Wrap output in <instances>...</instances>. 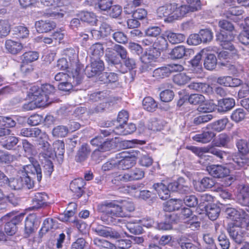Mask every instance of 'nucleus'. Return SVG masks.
<instances>
[{
	"label": "nucleus",
	"instance_id": "obj_1",
	"mask_svg": "<svg viewBox=\"0 0 249 249\" xmlns=\"http://www.w3.org/2000/svg\"><path fill=\"white\" fill-rule=\"evenodd\" d=\"M226 213L228 217L234 221L232 226L228 229L229 234L235 242L240 244L243 240L244 234L241 227L246 223L249 215L243 210H236L232 208H227Z\"/></svg>",
	"mask_w": 249,
	"mask_h": 249
},
{
	"label": "nucleus",
	"instance_id": "obj_2",
	"mask_svg": "<svg viewBox=\"0 0 249 249\" xmlns=\"http://www.w3.org/2000/svg\"><path fill=\"white\" fill-rule=\"evenodd\" d=\"M98 210L103 213L106 214L108 217L105 218V216L102 215L101 219L107 224L112 223L115 224L112 220L113 217H126L125 212H124L120 205L116 204L114 202H105L98 206Z\"/></svg>",
	"mask_w": 249,
	"mask_h": 249
},
{
	"label": "nucleus",
	"instance_id": "obj_3",
	"mask_svg": "<svg viewBox=\"0 0 249 249\" xmlns=\"http://www.w3.org/2000/svg\"><path fill=\"white\" fill-rule=\"evenodd\" d=\"M219 26L221 30L220 33L217 35V38L220 42V45L224 48L233 50L231 41L234 39L232 31L234 29L232 24L226 20H220Z\"/></svg>",
	"mask_w": 249,
	"mask_h": 249
},
{
	"label": "nucleus",
	"instance_id": "obj_4",
	"mask_svg": "<svg viewBox=\"0 0 249 249\" xmlns=\"http://www.w3.org/2000/svg\"><path fill=\"white\" fill-rule=\"evenodd\" d=\"M41 7L49 8V16L56 18L63 17L65 11L61 7L70 3L69 0H40Z\"/></svg>",
	"mask_w": 249,
	"mask_h": 249
},
{
	"label": "nucleus",
	"instance_id": "obj_5",
	"mask_svg": "<svg viewBox=\"0 0 249 249\" xmlns=\"http://www.w3.org/2000/svg\"><path fill=\"white\" fill-rule=\"evenodd\" d=\"M69 72L71 75L72 77L69 80L61 82L59 84L58 88L60 90L69 91L72 89L73 86L80 84L82 80L83 72L80 65L74 63L71 70H69Z\"/></svg>",
	"mask_w": 249,
	"mask_h": 249
},
{
	"label": "nucleus",
	"instance_id": "obj_6",
	"mask_svg": "<svg viewBox=\"0 0 249 249\" xmlns=\"http://www.w3.org/2000/svg\"><path fill=\"white\" fill-rule=\"evenodd\" d=\"M160 55V52L155 48L150 47L141 57L142 65L140 68L142 72L150 71L154 67V63Z\"/></svg>",
	"mask_w": 249,
	"mask_h": 249
},
{
	"label": "nucleus",
	"instance_id": "obj_7",
	"mask_svg": "<svg viewBox=\"0 0 249 249\" xmlns=\"http://www.w3.org/2000/svg\"><path fill=\"white\" fill-rule=\"evenodd\" d=\"M144 176V171L141 168H135L131 171L124 174L116 175L112 181L118 185L120 182H127L142 178Z\"/></svg>",
	"mask_w": 249,
	"mask_h": 249
},
{
	"label": "nucleus",
	"instance_id": "obj_8",
	"mask_svg": "<svg viewBox=\"0 0 249 249\" xmlns=\"http://www.w3.org/2000/svg\"><path fill=\"white\" fill-rule=\"evenodd\" d=\"M36 88H31L28 94L29 102L25 104L23 107L26 110H33L36 107H41L46 106V98L43 97L42 99L39 98L36 94L38 93Z\"/></svg>",
	"mask_w": 249,
	"mask_h": 249
},
{
	"label": "nucleus",
	"instance_id": "obj_9",
	"mask_svg": "<svg viewBox=\"0 0 249 249\" xmlns=\"http://www.w3.org/2000/svg\"><path fill=\"white\" fill-rule=\"evenodd\" d=\"M117 162V169L127 170L136 163V158L134 156L127 155L125 152L118 154L116 157Z\"/></svg>",
	"mask_w": 249,
	"mask_h": 249
},
{
	"label": "nucleus",
	"instance_id": "obj_10",
	"mask_svg": "<svg viewBox=\"0 0 249 249\" xmlns=\"http://www.w3.org/2000/svg\"><path fill=\"white\" fill-rule=\"evenodd\" d=\"M231 162V161L227 164V167L218 165H211L207 167V170L209 173L214 178H224L229 176L231 169L237 170L233 168V165H229Z\"/></svg>",
	"mask_w": 249,
	"mask_h": 249
},
{
	"label": "nucleus",
	"instance_id": "obj_11",
	"mask_svg": "<svg viewBox=\"0 0 249 249\" xmlns=\"http://www.w3.org/2000/svg\"><path fill=\"white\" fill-rule=\"evenodd\" d=\"M189 13L191 12L187 5H179L175 2L172 3V15L167 18V20L169 23L172 22L176 20L182 18Z\"/></svg>",
	"mask_w": 249,
	"mask_h": 249
},
{
	"label": "nucleus",
	"instance_id": "obj_12",
	"mask_svg": "<svg viewBox=\"0 0 249 249\" xmlns=\"http://www.w3.org/2000/svg\"><path fill=\"white\" fill-rule=\"evenodd\" d=\"M30 160L32 163L24 166L22 172L26 175H30L31 177L36 178L38 182H40L42 177L40 166L36 161L34 160L33 158L30 159Z\"/></svg>",
	"mask_w": 249,
	"mask_h": 249
},
{
	"label": "nucleus",
	"instance_id": "obj_13",
	"mask_svg": "<svg viewBox=\"0 0 249 249\" xmlns=\"http://www.w3.org/2000/svg\"><path fill=\"white\" fill-rule=\"evenodd\" d=\"M104 70V64L101 59L91 60L90 65L87 66L85 70V74L88 77L99 75Z\"/></svg>",
	"mask_w": 249,
	"mask_h": 249
},
{
	"label": "nucleus",
	"instance_id": "obj_14",
	"mask_svg": "<svg viewBox=\"0 0 249 249\" xmlns=\"http://www.w3.org/2000/svg\"><path fill=\"white\" fill-rule=\"evenodd\" d=\"M92 230L96 234L105 238H118L120 235L116 231L103 225H93Z\"/></svg>",
	"mask_w": 249,
	"mask_h": 249
},
{
	"label": "nucleus",
	"instance_id": "obj_15",
	"mask_svg": "<svg viewBox=\"0 0 249 249\" xmlns=\"http://www.w3.org/2000/svg\"><path fill=\"white\" fill-rule=\"evenodd\" d=\"M167 188H169V191H177L182 194H186L190 191V188L187 182L183 178H179L178 180L169 183Z\"/></svg>",
	"mask_w": 249,
	"mask_h": 249
},
{
	"label": "nucleus",
	"instance_id": "obj_16",
	"mask_svg": "<svg viewBox=\"0 0 249 249\" xmlns=\"http://www.w3.org/2000/svg\"><path fill=\"white\" fill-rule=\"evenodd\" d=\"M31 88H36L37 91L38 93L36 94L37 96L40 99H42L43 97L46 98V106L48 105L50 102H49V96L53 94L54 92L55 89L54 87L50 84H44L41 85V88H39L38 86H33Z\"/></svg>",
	"mask_w": 249,
	"mask_h": 249
},
{
	"label": "nucleus",
	"instance_id": "obj_17",
	"mask_svg": "<svg viewBox=\"0 0 249 249\" xmlns=\"http://www.w3.org/2000/svg\"><path fill=\"white\" fill-rule=\"evenodd\" d=\"M48 136L46 133L41 134L39 137L38 144L39 148L43 155L46 157H52L54 156V151L51 148L50 144L47 141Z\"/></svg>",
	"mask_w": 249,
	"mask_h": 249
},
{
	"label": "nucleus",
	"instance_id": "obj_18",
	"mask_svg": "<svg viewBox=\"0 0 249 249\" xmlns=\"http://www.w3.org/2000/svg\"><path fill=\"white\" fill-rule=\"evenodd\" d=\"M193 184L196 191L201 192L213 187L215 184V181L212 178H204L200 181H194Z\"/></svg>",
	"mask_w": 249,
	"mask_h": 249
},
{
	"label": "nucleus",
	"instance_id": "obj_19",
	"mask_svg": "<svg viewBox=\"0 0 249 249\" xmlns=\"http://www.w3.org/2000/svg\"><path fill=\"white\" fill-rule=\"evenodd\" d=\"M91 60L100 59L104 53V48L103 45L99 43L93 44L88 51Z\"/></svg>",
	"mask_w": 249,
	"mask_h": 249
},
{
	"label": "nucleus",
	"instance_id": "obj_20",
	"mask_svg": "<svg viewBox=\"0 0 249 249\" xmlns=\"http://www.w3.org/2000/svg\"><path fill=\"white\" fill-rule=\"evenodd\" d=\"M5 46L6 50L9 53L13 54H18L21 52L23 48V46L21 43L12 39H8L6 40Z\"/></svg>",
	"mask_w": 249,
	"mask_h": 249
},
{
	"label": "nucleus",
	"instance_id": "obj_21",
	"mask_svg": "<svg viewBox=\"0 0 249 249\" xmlns=\"http://www.w3.org/2000/svg\"><path fill=\"white\" fill-rule=\"evenodd\" d=\"M127 192L136 197H139L144 200L148 199L151 196V192L148 190L140 191L136 185L127 186Z\"/></svg>",
	"mask_w": 249,
	"mask_h": 249
},
{
	"label": "nucleus",
	"instance_id": "obj_22",
	"mask_svg": "<svg viewBox=\"0 0 249 249\" xmlns=\"http://www.w3.org/2000/svg\"><path fill=\"white\" fill-rule=\"evenodd\" d=\"M153 188L157 192L161 199L166 200L170 197L169 188H167L165 183H155L153 185Z\"/></svg>",
	"mask_w": 249,
	"mask_h": 249
},
{
	"label": "nucleus",
	"instance_id": "obj_23",
	"mask_svg": "<svg viewBox=\"0 0 249 249\" xmlns=\"http://www.w3.org/2000/svg\"><path fill=\"white\" fill-rule=\"evenodd\" d=\"M235 106L232 98H225L218 101L217 109L219 112H225L231 110Z\"/></svg>",
	"mask_w": 249,
	"mask_h": 249
},
{
	"label": "nucleus",
	"instance_id": "obj_24",
	"mask_svg": "<svg viewBox=\"0 0 249 249\" xmlns=\"http://www.w3.org/2000/svg\"><path fill=\"white\" fill-rule=\"evenodd\" d=\"M85 184V181L82 178L75 179L70 184V188L71 190L75 193L78 197L82 195V188Z\"/></svg>",
	"mask_w": 249,
	"mask_h": 249
},
{
	"label": "nucleus",
	"instance_id": "obj_25",
	"mask_svg": "<svg viewBox=\"0 0 249 249\" xmlns=\"http://www.w3.org/2000/svg\"><path fill=\"white\" fill-rule=\"evenodd\" d=\"M157 15L160 18H164V21L169 22L167 19L172 15V3L159 7L157 10Z\"/></svg>",
	"mask_w": 249,
	"mask_h": 249
},
{
	"label": "nucleus",
	"instance_id": "obj_26",
	"mask_svg": "<svg viewBox=\"0 0 249 249\" xmlns=\"http://www.w3.org/2000/svg\"><path fill=\"white\" fill-rule=\"evenodd\" d=\"M48 198L47 195L45 193H36L32 199L33 207L38 209L43 206L47 203Z\"/></svg>",
	"mask_w": 249,
	"mask_h": 249
},
{
	"label": "nucleus",
	"instance_id": "obj_27",
	"mask_svg": "<svg viewBox=\"0 0 249 249\" xmlns=\"http://www.w3.org/2000/svg\"><path fill=\"white\" fill-rule=\"evenodd\" d=\"M215 136V133L211 130L204 131L201 134H196L193 137V139L202 143H207Z\"/></svg>",
	"mask_w": 249,
	"mask_h": 249
},
{
	"label": "nucleus",
	"instance_id": "obj_28",
	"mask_svg": "<svg viewBox=\"0 0 249 249\" xmlns=\"http://www.w3.org/2000/svg\"><path fill=\"white\" fill-rule=\"evenodd\" d=\"M190 89L205 93H210L212 91V88L209 85L198 82H192L189 86Z\"/></svg>",
	"mask_w": 249,
	"mask_h": 249
},
{
	"label": "nucleus",
	"instance_id": "obj_29",
	"mask_svg": "<svg viewBox=\"0 0 249 249\" xmlns=\"http://www.w3.org/2000/svg\"><path fill=\"white\" fill-rule=\"evenodd\" d=\"M117 53L114 51V48L107 49L105 53V57L106 61L109 65H118L121 63V60L118 56Z\"/></svg>",
	"mask_w": 249,
	"mask_h": 249
},
{
	"label": "nucleus",
	"instance_id": "obj_30",
	"mask_svg": "<svg viewBox=\"0 0 249 249\" xmlns=\"http://www.w3.org/2000/svg\"><path fill=\"white\" fill-rule=\"evenodd\" d=\"M36 30L38 32H47L55 27V24L52 21H38L35 24Z\"/></svg>",
	"mask_w": 249,
	"mask_h": 249
},
{
	"label": "nucleus",
	"instance_id": "obj_31",
	"mask_svg": "<svg viewBox=\"0 0 249 249\" xmlns=\"http://www.w3.org/2000/svg\"><path fill=\"white\" fill-rule=\"evenodd\" d=\"M77 17L81 21L93 25L96 23L97 18L95 15L91 12L82 11L80 12Z\"/></svg>",
	"mask_w": 249,
	"mask_h": 249
},
{
	"label": "nucleus",
	"instance_id": "obj_32",
	"mask_svg": "<svg viewBox=\"0 0 249 249\" xmlns=\"http://www.w3.org/2000/svg\"><path fill=\"white\" fill-rule=\"evenodd\" d=\"M190 50L186 49L184 46L179 45L175 47L170 53L172 59H180L187 55Z\"/></svg>",
	"mask_w": 249,
	"mask_h": 249
},
{
	"label": "nucleus",
	"instance_id": "obj_33",
	"mask_svg": "<svg viewBox=\"0 0 249 249\" xmlns=\"http://www.w3.org/2000/svg\"><path fill=\"white\" fill-rule=\"evenodd\" d=\"M183 202L179 199H171L166 202L164 210L166 211H174L178 210L182 206Z\"/></svg>",
	"mask_w": 249,
	"mask_h": 249
},
{
	"label": "nucleus",
	"instance_id": "obj_34",
	"mask_svg": "<svg viewBox=\"0 0 249 249\" xmlns=\"http://www.w3.org/2000/svg\"><path fill=\"white\" fill-rule=\"evenodd\" d=\"M229 122V119L224 117L210 124L208 127L213 130L219 132L223 131Z\"/></svg>",
	"mask_w": 249,
	"mask_h": 249
},
{
	"label": "nucleus",
	"instance_id": "obj_35",
	"mask_svg": "<svg viewBox=\"0 0 249 249\" xmlns=\"http://www.w3.org/2000/svg\"><path fill=\"white\" fill-rule=\"evenodd\" d=\"M206 214L212 220H214L218 217L220 212V208L215 204L207 206L205 208Z\"/></svg>",
	"mask_w": 249,
	"mask_h": 249
},
{
	"label": "nucleus",
	"instance_id": "obj_36",
	"mask_svg": "<svg viewBox=\"0 0 249 249\" xmlns=\"http://www.w3.org/2000/svg\"><path fill=\"white\" fill-rule=\"evenodd\" d=\"M90 152V150L88 145H82L78 151L75 157V160L78 162L85 160L89 156Z\"/></svg>",
	"mask_w": 249,
	"mask_h": 249
},
{
	"label": "nucleus",
	"instance_id": "obj_37",
	"mask_svg": "<svg viewBox=\"0 0 249 249\" xmlns=\"http://www.w3.org/2000/svg\"><path fill=\"white\" fill-rule=\"evenodd\" d=\"M35 217L34 215L28 216L25 222V234L26 237H28L35 230L34 223Z\"/></svg>",
	"mask_w": 249,
	"mask_h": 249
},
{
	"label": "nucleus",
	"instance_id": "obj_38",
	"mask_svg": "<svg viewBox=\"0 0 249 249\" xmlns=\"http://www.w3.org/2000/svg\"><path fill=\"white\" fill-rule=\"evenodd\" d=\"M169 41L172 44L179 43L185 39V36L181 34H177L170 31L166 33Z\"/></svg>",
	"mask_w": 249,
	"mask_h": 249
},
{
	"label": "nucleus",
	"instance_id": "obj_39",
	"mask_svg": "<svg viewBox=\"0 0 249 249\" xmlns=\"http://www.w3.org/2000/svg\"><path fill=\"white\" fill-rule=\"evenodd\" d=\"M13 34L18 38H25L28 36L29 31L26 27L18 26L13 28Z\"/></svg>",
	"mask_w": 249,
	"mask_h": 249
},
{
	"label": "nucleus",
	"instance_id": "obj_40",
	"mask_svg": "<svg viewBox=\"0 0 249 249\" xmlns=\"http://www.w3.org/2000/svg\"><path fill=\"white\" fill-rule=\"evenodd\" d=\"M38 57V53L36 52H28L22 54L21 60L22 63L29 64L36 60Z\"/></svg>",
	"mask_w": 249,
	"mask_h": 249
},
{
	"label": "nucleus",
	"instance_id": "obj_41",
	"mask_svg": "<svg viewBox=\"0 0 249 249\" xmlns=\"http://www.w3.org/2000/svg\"><path fill=\"white\" fill-rule=\"evenodd\" d=\"M64 53L68 57L70 61L71 62V68H70V70H71L74 63H76L81 65V71L83 72V67L81 64L77 62V55L75 53V51L73 49H67L64 51Z\"/></svg>",
	"mask_w": 249,
	"mask_h": 249
},
{
	"label": "nucleus",
	"instance_id": "obj_42",
	"mask_svg": "<svg viewBox=\"0 0 249 249\" xmlns=\"http://www.w3.org/2000/svg\"><path fill=\"white\" fill-rule=\"evenodd\" d=\"M24 214L20 213L16 215H14L13 213H8L3 216L1 220L2 221L6 222L8 220H10V222L14 223L16 226L17 224L21 222L23 219Z\"/></svg>",
	"mask_w": 249,
	"mask_h": 249
},
{
	"label": "nucleus",
	"instance_id": "obj_43",
	"mask_svg": "<svg viewBox=\"0 0 249 249\" xmlns=\"http://www.w3.org/2000/svg\"><path fill=\"white\" fill-rule=\"evenodd\" d=\"M142 106L145 110L150 112L155 110L158 107L156 102L151 97H146L143 99Z\"/></svg>",
	"mask_w": 249,
	"mask_h": 249
},
{
	"label": "nucleus",
	"instance_id": "obj_44",
	"mask_svg": "<svg viewBox=\"0 0 249 249\" xmlns=\"http://www.w3.org/2000/svg\"><path fill=\"white\" fill-rule=\"evenodd\" d=\"M246 113L243 108H239L233 110L231 114V119L235 123H239L244 119Z\"/></svg>",
	"mask_w": 249,
	"mask_h": 249
},
{
	"label": "nucleus",
	"instance_id": "obj_45",
	"mask_svg": "<svg viewBox=\"0 0 249 249\" xmlns=\"http://www.w3.org/2000/svg\"><path fill=\"white\" fill-rule=\"evenodd\" d=\"M217 64V59L213 54H207L205 60L204 65L206 69L208 70H213Z\"/></svg>",
	"mask_w": 249,
	"mask_h": 249
},
{
	"label": "nucleus",
	"instance_id": "obj_46",
	"mask_svg": "<svg viewBox=\"0 0 249 249\" xmlns=\"http://www.w3.org/2000/svg\"><path fill=\"white\" fill-rule=\"evenodd\" d=\"M93 243L94 245L99 247L100 249H115L114 244H112L106 240L95 238L94 239Z\"/></svg>",
	"mask_w": 249,
	"mask_h": 249
},
{
	"label": "nucleus",
	"instance_id": "obj_47",
	"mask_svg": "<svg viewBox=\"0 0 249 249\" xmlns=\"http://www.w3.org/2000/svg\"><path fill=\"white\" fill-rule=\"evenodd\" d=\"M41 134V131L38 128H23L20 132V136L23 137H36Z\"/></svg>",
	"mask_w": 249,
	"mask_h": 249
},
{
	"label": "nucleus",
	"instance_id": "obj_48",
	"mask_svg": "<svg viewBox=\"0 0 249 249\" xmlns=\"http://www.w3.org/2000/svg\"><path fill=\"white\" fill-rule=\"evenodd\" d=\"M6 186H9L12 189L19 190L23 187L24 184L22 183V180L20 178L10 179L8 178Z\"/></svg>",
	"mask_w": 249,
	"mask_h": 249
},
{
	"label": "nucleus",
	"instance_id": "obj_49",
	"mask_svg": "<svg viewBox=\"0 0 249 249\" xmlns=\"http://www.w3.org/2000/svg\"><path fill=\"white\" fill-rule=\"evenodd\" d=\"M225 66L231 72L234 74H238L243 71L244 67L239 62H234L231 63H227Z\"/></svg>",
	"mask_w": 249,
	"mask_h": 249
},
{
	"label": "nucleus",
	"instance_id": "obj_50",
	"mask_svg": "<svg viewBox=\"0 0 249 249\" xmlns=\"http://www.w3.org/2000/svg\"><path fill=\"white\" fill-rule=\"evenodd\" d=\"M216 108V106L212 101H207L202 103L199 106L197 110L202 112H211Z\"/></svg>",
	"mask_w": 249,
	"mask_h": 249
},
{
	"label": "nucleus",
	"instance_id": "obj_51",
	"mask_svg": "<svg viewBox=\"0 0 249 249\" xmlns=\"http://www.w3.org/2000/svg\"><path fill=\"white\" fill-rule=\"evenodd\" d=\"M53 151H54V156H63L65 152V144L63 141L57 140L53 143Z\"/></svg>",
	"mask_w": 249,
	"mask_h": 249
},
{
	"label": "nucleus",
	"instance_id": "obj_52",
	"mask_svg": "<svg viewBox=\"0 0 249 249\" xmlns=\"http://www.w3.org/2000/svg\"><path fill=\"white\" fill-rule=\"evenodd\" d=\"M120 207L122 210L125 212L126 216L129 215V213L133 211L135 207L133 203L129 200H123L120 202Z\"/></svg>",
	"mask_w": 249,
	"mask_h": 249
},
{
	"label": "nucleus",
	"instance_id": "obj_53",
	"mask_svg": "<svg viewBox=\"0 0 249 249\" xmlns=\"http://www.w3.org/2000/svg\"><path fill=\"white\" fill-rule=\"evenodd\" d=\"M69 132V129L64 125H58L55 127L53 131V136L57 137H64Z\"/></svg>",
	"mask_w": 249,
	"mask_h": 249
},
{
	"label": "nucleus",
	"instance_id": "obj_54",
	"mask_svg": "<svg viewBox=\"0 0 249 249\" xmlns=\"http://www.w3.org/2000/svg\"><path fill=\"white\" fill-rule=\"evenodd\" d=\"M190 79V76L187 75L185 73H180L174 75L173 81L178 85H182L187 83Z\"/></svg>",
	"mask_w": 249,
	"mask_h": 249
},
{
	"label": "nucleus",
	"instance_id": "obj_55",
	"mask_svg": "<svg viewBox=\"0 0 249 249\" xmlns=\"http://www.w3.org/2000/svg\"><path fill=\"white\" fill-rule=\"evenodd\" d=\"M10 31L9 21L7 20H0V37L7 36Z\"/></svg>",
	"mask_w": 249,
	"mask_h": 249
},
{
	"label": "nucleus",
	"instance_id": "obj_56",
	"mask_svg": "<svg viewBox=\"0 0 249 249\" xmlns=\"http://www.w3.org/2000/svg\"><path fill=\"white\" fill-rule=\"evenodd\" d=\"M207 153H210L214 155H215L217 157L219 158L221 160L224 161L225 158H228L229 156V154L220 150L214 147H211L210 148H208Z\"/></svg>",
	"mask_w": 249,
	"mask_h": 249
},
{
	"label": "nucleus",
	"instance_id": "obj_57",
	"mask_svg": "<svg viewBox=\"0 0 249 249\" xmlns=\"http://www.w3.org/2000/svg\"><path fill=\"white\" fill-rule=\"evenodd\" d=\"M239 41L244 45H249V26L244 28L238 36Z\"/></svg>",
	"mask_w": 249,
	"mask_h": 249
},
{
	"label": "nucleus",
	"instance_id": "obj_58",
	"mask_svg": "<svg viewBox=\"0 0 249 249\" xmlns=\"http://www.w3.org/2000/svg\"><path fill=\"white\" fill-rule=\"evenodd\" d=\"M168 67H161L155 69L153 71V76L157 78H163L169 74Z\"/></svg>",
	"mask_w": 249,
	"mask_h": 249
},
{
	"label": "nucleus",
	"instance_id": "obj_59",
	"mask_svg": "<svg viewBox=\"0 0 249 249\" xmlns=\"http://www.w3.org/2000/svg\"><path fill=\"white\" fill-rule=\"evenodd\" d=\"M57 228V226L55 221L53 218H48L44 221L41 230L47 232L51 229Z\"/></svg>",
	"mask_w": 249,
	"mask_h": 249
},
{
	"label": "nucleus",
	"instance_id": "obj_60",
	"mask_svg": "<svg viewBox=\"0 0 249 249\" xmlns=\"http://www.w3.org/2000/svg\"><path fill=\"white\" fill-rule=\"evenodd\" d=\"M125 227L130 232L132 233L139 234L142 233V227L137 223L128 222L125 225Z\"/></svg>",
	"mask_w": 249,
	"mask_h": 249
},
{
	"label": "nucleus",
	"instance_id": "obj_61",
	"mask_svg": "<svg viewBox=\"0 0 249 249\" xmlns=\"http://www.w3.org/2000/svg\"><path fill=\"white\" fill-rule=\"evenodd\" d=\"M161 32L160 27L158 26H150L145 30V34L146 36L156 37L159 36Z\"/></svg>",
	"mask_w": 249,
	"mask_h": 249
},
{
	"label": "nucleus",
	"instance_id": "obj_62",
	"mask_svg": "<svg viewBox=\"0 0 249 249\" xmlns=\"http://www.w3.org/2000/svg\"><path fill=\"white\" fill-rule=\"evenodd\" d=\"M191 12L197 11L201 9L200 0H186Z\"/></svg>",
	"mask_w": 249,
	"mask_h": 249
},
{
	"label": "nucleus",
	"instance_id": "obj_63",
	"mask_svg": "<svg viewBox=\"0 0 249 249\" xmlns=\"http://www.w3.org/2000/svg\"><path fill=\"white\" fill-rule=\"evenodd\" d=\"M132 241L128 239H120L116 241L114 245L115 249H127L131 246Z\"/></svg>",
	"mask_w": 249,
	"mask_h": 249
},
{
	"label": "nucleus",
	"instance_id": "obj_64",
	"mask_svg": "<svg viewBox=\"0 0 249 249\" xmlns=\"http://www.w3.org/2000/svg\"><path fill=\"white\" fill-rule=\"evenodd\" d=\"M205 100L204 96L201 94H191L189 98V102L191 104H201L204 102Z\"/></svg>",
	"mask_w": 249,
	"mask_h": 249
}]
</instances>
